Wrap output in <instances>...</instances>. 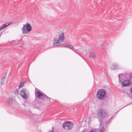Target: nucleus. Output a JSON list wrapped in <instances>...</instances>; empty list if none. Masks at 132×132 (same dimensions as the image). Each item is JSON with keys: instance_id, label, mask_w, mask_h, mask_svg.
<instances>
[{"instance_id": "22", "label": "nucleus", "mask_w": 132, "mask_h": 132, "mask_svg": "<svg viewBox=\"0 0 132 132\" xmlns=\"http://www.w3.org/2000/svg\"><path fill=\"white\" fill-rule=\"evenodd\" d=\"M129 78L130 80H132V75L129 76Z\"/></svg>"}, {"instance_id": "3", "label": "nucleus", "mask_w": 132, "mask_h": 132, "mask_svg": "<svg viewBox=\"0 0 132 132\" xmlns=\"http://www.w3.org/2000/svg\"><path fill=\"white\" fill-rule=\"evenodd\" d=\"M106 92L104 89H100L97 91L96 97L98 100H102L107 98Z\"/></svg>"}, {"instance_id": "23", "label": "nucleus", "mask_w": 132, "mask_h": 132, "mask_svg": "<svg viewBox=\"0 0 132 132\" xmlns=\"http://www.w3.org/2000/svg\"><path fill=\"white\" fill-rule=\"evenodd\" d=\"M43 94V95L44 97V99L46 97H47V96L45 94Z\"/></svg>"}, {"instance_id": "14", "label": "nucleus", "mask_w": 132, "mask_h": 132, "mask_svg": "<svg viewBox=\"0 0 132 132\" xmlns=\"http://www.w3.org/2000/svg\"><path fill=\"white\" fill-rule=\"evenodd\" d=\"M6 75L3 77V79H2L1 81V83L2 84H4L5 82V79L6 78Z\"/></svg>"}, {"instance_id": "13", "label": "nucleus", "mask_w": 132, "mask_h": 132, "mask_svg": "<svg viewBox=\"0 0 132 132\" xmlns=\"http://www.w3.org/2000/svg\"><path fill=\"white\" fill-rule=\"evenodd\" d=\"M118 65L117 64H113L111 66V68L114 69L118 68Z\"/></svg>"}, {"instance_id": "19", "label": "nucleus", "mask_w": 132, "mask_h": 132, "mask_svg": "<svg viewBox=\"0 0 132 132\" xmlns=\"http://www.w3.org/2000/svg\"><path fill=\"white\" fill-rule=\"evenodd\" d=\"M24 84V82H21L20 83V84L19 86V88H20L22 87L23 85Z\"/></svg>"}, {"instance_id": "1", "label": "nucleus", "mask_w": 132, "mask_h": 132, "mask_svg": "<svg viewBox=\"0 0 132 132\" xmlns=\"http://www.w3.org/2000/svg\"><path fill=\"white\" fill-rule=\"evenodd\" d=\"M108 115L107 112L104 109H101L97 111V116L100 122V126L102 125L103 119Z\"/></svg>"}, {"instance_id": "16", "label": "nucleus", "mask_w": 132, "mask_h": 132, "mask_svg": "<svg viewBox=\"0 0 132 132\" xmlns=\"http://www.w3.org/2000/svg\"><path fill=\"white\" fill-rule=\"evenodd\" d=\"M16 24V23L15 22H9L6 23H5L3 25H10L11 24Z\"/></svg>"}, {"instance_id": "28", "label": "nucleus", "mask_w": 132, "mask_h": 132, "mask_svg": "<svg viewBox=\"0 0 132 132\" xmlns=\"http://www.w3.org/2000/svg\"><path fill=\"white\" fill-rule=\"evenodd\" d=\"M37 89L36 88H35V89Z\"/></svg>"}, {"instance_id": "9", "label": "nucleus", "mask_w": 132, "mask_h": 132, "mask_svg": "<svg viewBox=\"0 0 132 132\" xmlns=\"http://www.w3.org/2000/svg\"><path fill=\"white\" fill-rule=\"evenodd\" d=\"M89 57L92 59H95L96 57L95 54L91 52H89Z\"/></svg>"}, {"instance_id": "24", "label": "nucleus", "mask_w": 132, "mask_h": 132, "mask_svg": "<svg viewBox=\"0 0 132 132\" xmlns=\"http://www.w3.org/2000/svg\"><path fill=\"white\" fill-rule=\"evenodd\" d=\"M43 94V95L44 97V99L46 97H47V96L45 94Z\"/></svg>"}, {"instance_id": "10", "label": "nucleus", "mask_w": 132, "mask_h": 132, "mask_svg": "<svg viewBox=\"0 0 132 132\" xmlns=\"http://www.w3.org/2000/svg\"><path fill=\"white\" fill-rule=\"evenodd\" d=\"M123 73H120L118 75V77L119 79V82H121V83L122 82V80L123 79V78H121L120 77V76L123 77Z\"/></svg>"}, {"instance_id": "8", "label": "nucleus", "mask_w": 132, "mask_h": 132, "mask_svg": "<svg viewBox=\"0 0 132 132\" xmlns=\"http://www.w3.org/2000/svg\"><path fill=\"white\" fill-rule=\"evenodd\" d=\"M20 94L23 98L27 99L28 98V96L27 95L26 93L24 91L21 90L20 91Z\"/></svg>"}, {"instance_id": "25", "label": "nucleus", "mask_w": 132, "mask_h": 132, "mask_svg": "<svg viewBox=\"0 0 132 132\" xmlns=\"http://www.w3.org/2000/svg\"><path fill=\"white\" fill-rule=\"evenodd\" d=\"M53 128H52V131H49V132H54L53 131Z\"/></svg>"}, {"instance_id": "12", "label": "nucleus", "mask_w": 132, "mask_h": 132, "mask_svg": "<svg viewBox=\"0 0 132 132\" xmlns=\"http://www.w3.org/2000/svg\"><path fill=\"white\" fill-rule=\"evenodd\" d=\"M13 101V98L11 97L9 98L7 101V102L9 104H11Z\"/></svg>"}, {"instance_id": "18", "label": "nucleus", "mask_w": 132, "mask_h": 132, "mask_svg": "<svg viewBox=\"0 0 132 132\" xmlns=\"http://www.w3.org/2000/svg\"><path fill=\"white\" fill-rule=\"evenodd\" d=\"M13 92L15 95H16L19 94V91L18 90V89H16L13 91Z\"/></svg>"}, {"instance_id": "17", "label": "nucleus", "mask_w": 132, "mask_h": 132, "mask_svg": "<svg viewBox=\"0 0 132 132\" xmlns=\"http://www.w3.org/2000/svg\"><path fill=\"white\" fill-rule=\"evenodd\" d=\"M9 25H2L0 27V31L2 29H3V28L7 27ZM2 33L0 34V37L2 34Z\"/></svg>"}, {"instance_id": "4", "label": "nucleus", "mask_w": 132, "mask_h": 132, "mask_svg": "<svg viewBox=\"0 0 132 132\" xmlns=\"http://www.w3.org/2000/svg\"><path fill=\"white\" fill-rule=\"evenodd\" d=\"M63 128L65 130H71L73 126V123L70 121H65L62 124Z\"/></svg>"}, {"instance_id": "20", "label": "nucleus", "mask_w": 132, "mask_h": 132, "mask_svg": "<svg viewBox=\"0 0 132 132\" xmlns=\"http://www.w3.org/2000/svg\"><path fill=\"white\" fill-rule=\"evenodd\" d=\"M44 99H46L47 101H48L49 102H50V98H49V97H48V96L45 98Z\"/></svg>"}, {"instance_id": "21", "label": "nucleus", "mask_w": 132, "mask_h": 132, "mask_svg": "<svg viewBox=\"0 0 132 132\" xmlns=\"http://www.w3.org/2000/svg\"><path fill=\"white\" fill-rule=\"evenodd\" d=\"M22 90V91H24L26 93H27V92H28V91L27 90V89H23L22 90Z\"/></svg>"}, {"instance_id": "26", "label": "nucleus", "mask_w": 132, "mask_h": 132, "mask_svg": "<svg viewBox=\"0 0 132 132\" xmlns=\"http://www.w3.org/2000/svg\"><path fill=\"white\" fill-rule=\"evenodd\" d=\"M25 25H30V24L28 23H26Z\"/></svg>"}, {"instance_id": "2", "label": "nucleus", "mask_w": 132, "mask_h": 132, "mask_svg": "<svg viewBox=\"0 0 132 132\" xmlns=\"http://www.w3.org/2000/svg\"><path fill=\"white\" fill-rule=\"evenodd\" d=\"M56 37V38L55 37L53 39V44L54 46H59L61 45L63 47H66V44L60 45L59 43L60 41L61 42L63 41L64 39V34L63 32H62L59 35L57 40Z\"/></svg>"}, {"instance_id": "6", "label": "nucleus", "mask_w": 132, "mask_h": 132, "mask_svg": "<svg viewBox=\"0 0 132 132\" xmlns=\"http://www.w3.org/2000/svg\"><path fill=\"white\" fill-rule=\"evenodd\" d=\"M35 95H36L38 99L42 100L44 99L43 94L38 90L37 91L35 90Z\"/></svg>"}, {"instance_id": "15", "label": "nucleus", "mask_w": 132, "mask_h": 132, "mask_svg": "<svg viewBox=\"0 0 132 132\" xmlns=\"http://www.w3.org/2000/svg\"><path fill=\"white\" fill-rule=\"evenodd\" d=\"M66 47H68L69 48L71 49H73L74 48L73 46L72 45H69L67 44H66Z\"/></svg>"}, {"instance_id": "5", "label": "nucleus", "mask_w": 132, "mask_h": 132, "mask_svg": "<svg viewBox=\"0 0 132 132\" xmlns=\"http://www.w3.org/2000/svg\"><path fill=\"white\" fill-rule=\"evenodd\" d=\"M22 29L23 34H26L31 30V25H24Z\"/></svg>"}, {"instance_id": "11", "label": "nucleus", "mask_w": 132, "mask_h": 132, "mask_svg": "<svg viewBox=\"0 0 132 132\" xmlns=\"http://www.w3.org/2000/svg\"><path fill=\"white\" fill-rule=\"evenodd\" d=\"M97 130H98L99 132H104L105 130V129L104 128L103 125H102V126L100 127V129L98 130L97 129Z\"/></svg>"}, {"instance_id": "27", "label": "nucleus", "mask_w": 132, "mask_h": 132, "mask_svg": "<svg viewBox=\"0 0 132 132\" xmlns=\"http://www.w3.org/2000/svg\"><path fill=\"white\" fill-rule=\"evenodd\" d=\"M89 132H94V131L93 130H90L89 131Z\"/></svg>"}, {"instance_id": "7", "label": "nucleus", "mask_w": 132, "mask_h": 132, "mask_svg": "<svg viewBox=\"0 0 132 132\" xmlns=\"http://www.w3.org/2000/svg\"><path fill=\"white\" fill-rule=\"evenodd\" d=\"M131 83V82L129 80H125L121 83V86L123 87L128 86L130 85Z\"/></svg>"}]
</instances>
